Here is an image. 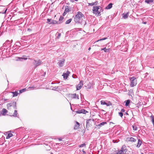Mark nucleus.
Listing matches in <instances>:
<instances>
[{"label":"nucleus","instance_id":"obj_12","mask_svg":"<svg viewBox=\"0 0 154 154\" xmlns=\"http://www.w3.org/2000/svg\"><path fill=\"white\" fill-rule=\"evenodd\" d=\"M62 88L60 86H55L52 89L54 90L59 91L61 90Z\"/></svg>","mask_w":154,"mask_h":154},{"label":"nucleus","instance_id":"obj_39","mask_svg":"<svg viewBox=\"0 0 154 154\" xmlns=\"http://www.w3.org/2000/svg\"><path fill=\"white\" fill-rule=\"evenodd\" d=\"M85 145H86L84 143H83L82 144H81L80 145H79V147H82L84 146H85Z\"/></svg>","mask_w":154,"mask_h":154},{"label":"nucleus","instance_id":"obj_8","mask_svg":"<svg viewBox=\"0 0 154 154\" xmlns=\"http://www.w3.org/2000/svg\"><path fill=\"white\" fill-rule=\"evenodd\" d=\"M65 62V60L64 59H62L59 61V62L57 63L58 65L59 66L61 67H62L64 65Z\"/></svg>","mask_w":154,"mask_h":154},{"label":"nucleus","instance_id":"obj_31","mask_svg":"<svg viewBox=\"0 0 154 154\" xmlns=\"http://www.w3.org/2000/svg\"><path fill=\"white\" fill-rule=\"evenodd\" d=\"M17 111L15 110H14V113L13 114V116L14 117H17Z\"/></svg>","mask_w":154,"mask_h":154},{"label":"nucleus","instance_id":"obj_43","mask_svg":"<svg viewBox=\"0 0 154 154\" xmlns=\"http://www.w3.org/2000/svg\"><path fill=\"white\" fill-rule=\"evenodd\" d=\"M121 111V112L122 113V112H125V110L124 109H122Z\"/></svg>","mask_w":154,"mask_h":154},{"label":"nucleus","instance_id":"obj_49","mask_svg":"<svg viewBox=\"0 0 154 154\" xmlns=\"http://www.w3.org/2000/svg\"><path fill=\"white\" fill-rule=\"evenodd\" d=\"M82 152H83V153H84V154H85L86 153V152L85 151H84V150H83Z\"/></svg>","mask_w":154,"mask_h":154},{"label":"nucleus","instance_id":"obj_37","mask_svg":"<svg viewBox=\"0 0 154 154\" xmlns=\"http://www.w3.org/2000/svg\"><path fill=\"white\" fill-rule=\"evenodd\" d=\"M56 35H58L57 36V38H59L61 36V34L60 33H59L58 32H57L56 33Z\"/></svg>","mask_w":154,"mask_h":154},{"label":"nucleus","instance_id":"obj_17","mask_svg":"<svg viewBox=\"0 0 154 154\" xmlns=\"http://www.w3.org/2000/svg\"><path fill=\"white\" fill-rule=\"evenodd\" d=\"M101 51L103 50L105 52H108L110 51V49L109 48L108 49H106V48H102L101 49Z\"/></svg>","mask_w":154,"mask_h":154},{"label":"nucleus","instance_id":"obj_40","mask_svg":"<svg viewBox=\"0 0 154 154\" xmlns=\"http://www.w3.org/2000/svg\"><path fill=\"white\" fill-rule=\"evenodd\" d=\"M133 130L134 131H137V128L136 126H132Z\"/></svg>","mask_w":154,"mask_h":154},{"label":"nucleus","instance_id":"obj_57","mask_svg":"<svg viewBox=\"0 0 154 154\" xmlns=\"http://www.w3.org/2000/svg\"><path fill=\"white\" fill-rule=\"evenodd\" d=\"M30 59V60H32V59Z\"/></svg>","mask_w":154,"mask_h":154},{"label":"nucleus","instance_id":"obj_54","mask_svg":"<svg viewBox=\"0 0 154 154\" xmlns=\"http://www.w3.org/2000/svg\"><path fill=\"white\" fill-rule=\"evenodd\" d=\"M84 22H85L84 25H85L86 24V22L85 21H84Z\"/></svg>","mask_w":154,"mask_h":154},{"label":"nucleus","instance_id":"obj_15","mask_svg":"<svg viewBox=\"0 0 154 154\" xmlns=\"http://www.w3.org/2000/svg\"><path fill=\"white\" fill-rule=\"evenodd\" d=\"M129 12H127L126 13H124L123 14V17L124 19H126L128 18L129 16Z\"/></svg>","mask_w":154,"mask_h":154},{"label":"nucleus","instance_id":"obj_51","mask_svg":"<svg viewBox=\"0 0 154 154\" xmlns=\"http://www.w3.org/2000/svg\"><path fill=\"white\" fill-rule=\"evenodd\" d=\"M66 14V13H64H64L63 14V16H64Z\"/></svg>","mask_w":154,"mask_h":154},{"label":"nucleus","instance_id":"obj_34","mask_svg":"<svg viewBox=\"0 0 154 154\" xmlns=\"http://www.w3.org/2000/svg\"><path fill=\"white\" fill-rule=\"evenodd\" d=\"M18 59H19V60L20 61H22L23 60H26L27 59L26 57H18Z\"/></svg>","mask_w":154,"mask_h":154},{"label":"nucleus","instance_id":"obj_59","mask_svg":"<svg viewBox=\"0 0 154 154\" xmlns=\"http://www.w3.org/2000/svg\"><path fill=\"white\" fill-rule=\"evenodd\" d=\"M153 68H154V66L153 67H152Z\"/></svg>","mask_w":154,"mask_h":154},{"label":"nucleus","instance_id":"obj_16","mask_svg":"<svg viewBox=\"0 0 154 154\" xmlns=\"http://www.w3.org/2000/svg\"><path fill=\"white\" fill-rule=\"evenodd\" d=\"M128 141H130L135 142L136 141V139L132 137H130L129 138H128Z\"/></svg>","mask_w":154,"mask_h":154},{"label":"nucleus","instance_id":"obj_50","mask_svg":"<svg viewBox=\"0 0 154 154\" xmlns=\"http://www.w3.org/2000/svg\"><path fill=\"white\" fill-rule=\"evenodd\" d=\"M58 139L60 141H61L62 140V139H61L59 138Z\"/></svg>","mask_w":154,"mask_h":154},{"label":"nucleus","instance_id":"obj_21","mask_svg":"<svg viewBox=\"0 0 154 154\" xmlns=\"http://www.w3.org/2000/svg\"><path fill=\"white\" fill-rule=\"evenodd\" d=\"M63 19L64 18L63 17L60 16L59 19V21H57L58 22V24L62 23L63 22Z\"/></svg>","mask_w":154,"mask_h":154},{"label":"nucleus","instance_id":"obj_6","mask_svg":"<svg viewBox=\"0 0 154 154\" xmlns=\"http://www.w3.org/2000/svg\"><path fill=\"white\" fill-rule=\"evenodd\" d=\"M127 150L126 149V146L124 145L122 146L121 149L116 153V154H122V153H126Z\"/></svg>","mask_w":154,"mask_h":154},{"label":"nucleus","instance_id":"obj_27","mask_svg":"<svg viewBox=\"0 0 154 154\" xmlns=\"http://www.w3.org/2000/svg\"><path fill=\"white\" fill-rule=\"evenodd\" d=\"M130 100H128L125 101V105L126 106H128L129 105V104L130 103Z\"/></svg>","mask_w":154,"mask_h":154},{"label":"nucleus","instance_id":"obj_52","mask_svg":"<svg viewBox=\"0 0 154 154\" xmlns=\"http://www.w3.org/2000/svg\"><path fill=\"white\" fill-rule=\"evenodd\" d=\"M91 47H90L88 48V50L89 51L91 50Z\"/></svg>","mask_w":154,"mask_h":154},{"label":"nucleus","instance_id":"obj_9","mask_svg":"<svg viewBox=\"0 0 154 154\" xmlns=\"http://www.w3.org/2000/svg\"><path fill=\"white\" fill-rule=\"evenodd\" d=\"M83 85V81H80L79 84L76 86V88L77 90H79Z\"/></svg>","mask_w":154,"mask_h":154},{"label":"nucleus","instance_id":"obj_45","mask_svg":"<svg viewBox=\"0 0 154 154\" xmlns=\"http://www.w3.org/2000/svg\"><path fill=\"white\" fill-rule=\"evenodd\" d=\"M7 11V9H6L4 12V13H3V14H5L6 13V11Z\"/></svg>","mask_w":154,"mask_h":154},{"label":"nucleus","instance_id":"obj_23","mask_svg":"<svg viewBox=\"0 0 154 154\" xmlns=\"http://www.w3.org/2000/svg\"><path fill=\"white\" fill-rule=\"evenodd\" d=\"M112 4L110 3L106 7V8L107 9H110L112 8Z\"/></svg>","mask_w":154,"mask_h":154},{"label":"nucleus","instance_id":"obj_46","mask_svg":"<svg viewBox=\"0 0 154 154\" xmlns=\"http://www.w3.org/2000/svg\"><path fill=\"white\" fill-rule=\"evenodd\" d=\"M9 42V40H7L6 41V43H8Z\"/></svg>","mask_w":154,"mask_h":154},{"label":"nucleus","instance_id":"obj_20","mask_svg":"<svg viewBox=\"0 0 154 154\" xmlns=\"http://www.w3.org/2000/svg\"><path fill=\"white\" fill-rule=\"evenodd\" d=\"M79 123L78 122H76V125H75L74 128L75 129H77L79 128Z\"/></svg>","mask_w":154,"mask_h":154},{"label":"nucleus","instance_id":"obj_33","mask_svg":"<svg viewBox=\"0 0 154 154\" xmlns=\"http://www.w3.org/2000/svg\"><path fill=\"white\" fill-rule=\"evenodd\" d=\"M91 119H89L88 120H87V121H86V127H88V126H89V121H91Z\"/></svg>","mask_w":154,"mask_h":154},{"label":"nucleus","instance_id":"obj_60","mask_svg":"<svg viewBox=\"0 0 154 154\" xmlns=\"http://www.w3.org/2000/svg\"><path fill=\"white\" fill-rule=\"evenodd\" d=\"M142 154H143V153H142Z\"/></svg>","mask_w":154,"mask_h":154},{"label":"nucleus","instance_id":"obj_2","mask_svg":"<svg viewBox=\"0 0 154 154\" xmlns=\"http://www.w3.org/2000/svg\"><path fill=\"white\" fill-rule=\"evenodd\" d=\"M92 10L94 14L97 16H100L101 14L100 12L103 11V10L100 6H93Z\"/></svg>","mask_w":154,"mask_h":154},{"label":"nucleus","instance_id":"obj_26","mask_svg":"<svg viewBox=\"0 0 154 154\" xmlns=\"http://www.w3.org/2000/svg\"><path fill=\"white\" fill-rule=\"evenodd\" d=\"M36 87H34L33 86H30V87H29L27 89V90H34V89H36Z\"/></svg>","mask_w":154,"mask_h":154},{"label":"nucleus","instance_id":"obj_35","mask_svg":"<svg viewBox=\"0 0 154 154\" xmlns=\"http://www.w3.org/2000/svg\"><path fill=\"white\" fill-rule=\"evenodd\" d=\"M106 39H107V38L105 37V38H102V39H99V40H97V41L95 42V43L96 42H99V41H102V40H105Z\"/></svg>","mask_w":154,"mask_h":154},{"label":"nucleus","instance_id":"obj_10","mask_svg":"<svg viewBox=\"0 0 154 154\" xmlns=\"http://www.w3.org/2000/svg\"><path fill=\"white\" fill-rule=\"evenodd\" d=\"M71 97L72 99H79V96L78 95L76 94H71Z\"/></svg>","mask_w":154,"mask_h":154},{"label":"nucleus","instance_id":"obj_28","mask_svg":"<svg viewBox=\"0 0 154 154\" xmlns=\"http://www.w3.org/2000/svg\"><path fill=\"white\" fill-rule=\"evenodd\" d=\"M27 89L26 88H23L22 89L20 90L19 91V94H20L24 91H25Z\"/></svg>","mask_w":154,"mask_h":154},{"label":"nucleus","instance_id":"obj_58","mask_svg":"<svg viewBox=\"0 0 154 154\" xmlns=\"http://www.w3.org/2000/svg\"><path fill=\"white\" fill-rule=\"evenodd\" d=\"M134 136V137H136V136Z\"/></svg>","mask_w":154,"mask_h":154},{"label":"nucleus","instance_id":"obj_24","mask_svg":"<svg viewBox=\"0 0 154 154\" xmlns=\"http://www.w3.org/2000/svg\"><path fill=\"white\" fill-rule=\"evenodd\" d=\"M12 93L13 94V97H16L17 96L18 94H19V93L17 91L12 92Z\"/></svg>","mask_w":154,"mask_h":154},{"label":"nucleus","instance_id":"obj_56","mask_svg":"<svg viewBox=\"0 0 154 154\" xmlns=\"http://www.w3.org/2000/svg\"><path fill=\"white\" fill-rule=\"evenodd\" d=\"M7 100L5 99V101H6Z\"/></svg>","mask_w":154,"mask_h":154},{"label":"nucleus","instance_id":"obj_7","mask_svg":"<svg viewBox=\"0 0 154 154\" xmlns=\"http://www.w3.org/2000/svg\"><path fill=\"white\" fill-rule=\"evenodd\" d=\"M47 20V23L49 24H58V22L56 20H53L51 19H48Z\"/></svg>","mask_w":154,"mask_h":154},{"label":"nucleus","instance_id":"obj_44","mask_svg":"<svg viewBox=\"0 0 154 154\" xmlns=\"http://www.w3.org/2000/svg\"><path fill=\"white\" fill-rule=\"evenodd\" d=\"M70 72L69 71H67L66 73L68 74V76L69 75V74H70Z\"/></svg>","mask_w":154,"mask_h":154},{"label":"nucleus","instance_id":"obj_13","mask_svg":"<svg viewBox=\"0 0 154 154\" xmlns=\"http://www.w3.org/2000/svg\"><path fill=\"white\" fill-rule=\"evenodd\" d=\"M8 111L7 110L5 109H3L2 110L1 114L3 116H5L6 115Z\"/></svg>","mask_w":154,"mask_h":154},{"label":"nucleus","instance_id":"obj_41","mask_svg":"<svg viewBox=\"0 0 154 154\" xmlns=\"http://www.w3.org/2000/svg\"><path fill=\"white\" fill-rule=\"evenodd\" d=\"M82 113L83 114H85L86 113L88 112L85 109H82Z\"/></svg>","mask_w":154,"mask_h":154},{"label":"nucleus","instance_id":"obj_19","mask_svg":"<svg viewBox=\"0 0 154 154\" xmlns=\"http://www.w3.org/2000/svg\"><path fill=\"white\" fill-rule=\"evenodd\" d=\"M98 2L96 1V2H95L93 3H88V4L90 6H92L93 5H97L98 4Z\"/></svg>","mask_w":154,"mask_h":154},{"label":"nucleus","instance_id":"obj_38","mask_svg":"<svg viewBox=\"0 0 154 154\" xmlns=\"http://www.w3.org/2000/svg\"><path fill=\"white\" fill-rule=\"evenodd\" d=\"M76 112L77 113L79 114L82 113V110H78Z\"/></svg>","mask_w":154,"mask_h":154},{"label":"nucleus","instance_id":"obj_11","mask_svg":"<svg viewBox=\"0 0 154 154\" xmlns=\"http://www.w3.org/2000/svg\"><path fill=\"white\" fill-rule=\"evenodd\" d=\"M101 104L103 105H106L107 106H109L112 105V103H106L104 101L101 100L100 101Z\"/></svg>","mask_w":154,"mask_h":154},{"label":"nucleus","instance_id":"obj_30","mask_svg":"<svg viewBox=\"0 0 154 154\" xmlns=\"http://www.w3.org/2000/svg\"><path fill=\"white\" fill-rule=\"evenodd\" d=\"M72 19L71 18L69 19L66 22L65 24H68L72 20Z\"/></svg>","mask_w":154,"mask_h":154},{"label":"nucleus","instance_id":"obj_53","mask_svg":"<svg viewBox=\"0 0 154 154\" xmlns=\"http://www.w3.org/2000/svg\"><path fill=\"white\" fill-rule=\"evenodd\" d=\"M63 90L64 91H66H66L67 90V89H63Z\"/></svg>","mask_w":154,"mask_h":154},{"label":"nucleus","instance_id":"obj_25","mask_svg":"<svg viewBox=\"0 0 154 154\" xmlns=\"http://www.w3.org/2000/svg\"><path fill=\"white\" fill-rule=\"evenodd\" d=\"M63 78L65 79H67L68 76V74L66 73H63Z\"/></svg>","mask_w":154,"mask_h":154},{"label":"nucleus","instance_id":"obj_14","mask_svg":"<svg viewBox=\"0 0 154 154\" xmlns=\"http://www.w3.org/2000/svg\"><path fill=\"white\" fill-rule=\"evenodd\" d=\"M107 124V122H103L100 123L99 124L97 125V127L99 128H100L102 126L104 125Z\"/></svg>","mask_w":154,"mask_h":154},{"label":"nucleus","instance_id":"obj_47","mask_svg":"<svg viewBox=\"0 0 154 154\" xmlns=\"http://www.w3.org/2000/svg\"><path fill=\"white\" fill-rule=\"evenodd\" d=\"M71 1L72 2H74V1H78V0H71Z\"/></svg>","mask_w":154,"mask_h":154},{"label":"nucleus","instance_id":"obj_29","mask_svg":"<svg viewBox=\"0 0 154 154\" xmlns=\"http://www.w3.org/2000/svg\"><path fill=\"white\" fill-rule=\"evenodd\" d=\"M13 136V134L11 133H9L8 134L6 138V139H8L10 138V137H12Z\"/></svg>","mask_w":154,"mask_h":154},{"label":"nucleus","instance_id":"obj_55","mask_svg":"<svg viewBox=\"0 0 154 154\" xmlns=\"http://www.w3.org/2000/svg\"><path fill=\"white\" fill-rule=\"evenodd\" d=\"M68 85V86H72V85Z\"/></svg>","mask_w":154,"mask_h":154},{"label":"nucleus","instance_id":"obj_18","mask_svg":"<svg viewBox=\"0 0 154 154\" xmlns=\"http://www.w3.org/2000/svg\"><path fill=\"white\" fill-rule=\"evenodd\" d=\"M142 143V142L141 140L140 139H139L138 140V142L137 144V146L138 148H139L140 146V145H141Z\"/></svg>","mask_w":154,"mask_h":154},{"label":"nucleus","instance_id":"obj_36","mask_svg":"<svg viewBox=\"0 0 154 154\" xmlns=\"http://www.w3.org/2000/svg\"><path fill=\"white\" fill-rule=\"evenodd\" d=\"M69 11V10L68 8H65L64 13H67Z\"/></svg>","mask_w":154,"mask_h":154},{"label":"nucleus","instance_id":"obj_3","mask_svg":"<svg viewBox=\"0 0 154 154\" xmlns=\"http://www.w3.org/2000/svg\"><path fill=\"white\" fill-rule=\"evenodd\" d=\"M16 104V102L14 101L8 103L7 104V109L8 110L11 109V108L14 109H16L17 107Z\"/></svg>","mask_w":154,"mask_h":154},{"label":"nucleus","instance_id":"obj_1","mask_svg":"<svg viewBox=\"0 0 154 154\" xmlns=\"http://www.w3.org/2000/svg\"><path fill=\"white\" fill-rule=\"evenodd\" d=\"M83 17L84 15L81 12H78L74 17L75 22L77 23H82V20Z\"/></svg>","mask_w":154,"mask_h":154},{"label":"nucleus","instance_id":"obj_5","mask_svg":"<svg viewBox=\"0 0 154 154\" xmlns=\"http://www.w3.org/2000/svg\"><path fill=\"white\" fill-rule=\"evenodd\" d=\"M131 82L130 86L131 87H134L136 85L137 83V80L136 78L134 77H132L129 78Z\"/></svg>","mask_w":154,"mask_h":154},{"label":"nucleus","instance_id":"obj_4","mask_svg":"<svg viewBox=\"0 0 154 154\" xmlns=\"http://www.w3.org/2000/svg\"><path fill=\"white\" fill-rule=\"evenodd\" d=\"M42 63V61L40 59H34L32 63L35 68H36L38 66H40Z\"/></svg>","mask_w":154,"mask_h":154},{"label":"nucleus","instance_id":"obj_42","mask_svg":"<svg viewBox=\"0 0 154 154\" xmlns=\"http://www.w3.org/2000/svg\"><path fill=\"white\" fill-rule=\"evenodd\" d=\"M119 115L121 117H122L123 116V113L122 112H119Z\"/></svg>","mask_w":154,"mask_h":154},{"label":"nucleus","instance_id":"obj_32","mask_svg":"<svg viewBox=\"0 0 154 154\" xmlns=\"http://www.w3.org/2000/svg\"><path fill=\"white\" fill-rule=\"evenodd\" d=\"M150 118L151 119V120L152 121L154 126V117L153 116H150Z\"/></svg>","mask_w":154,"mask_h":154},{"label":"nucleus","instance_id":"obj_48","mask_svg":"<svg viewBox=\"0 0 154 154\" xmlns=\"http://www.w3.org/2000/svg\"><path fill=\"white\" fill-rule=\"evenodd\" d=\"M143 23L144 24H146V22H143Z\"/></svg>","mask_w":154,"mask_h":154},{"label":"nucleus","instance_id":"obj_22","mask_svg":"<svg viewBox=\"0 0 154 154\" xmlns=\"http://www.w3.org/2000/svg\"><path fill=\"white\" fill-rule=\"evenodd\" d=\"M153 1L154 0H145V2L147 4H150V3L153 2Z\"/></svg>","mask_w":154,"mask_h":154}]
</instances>
